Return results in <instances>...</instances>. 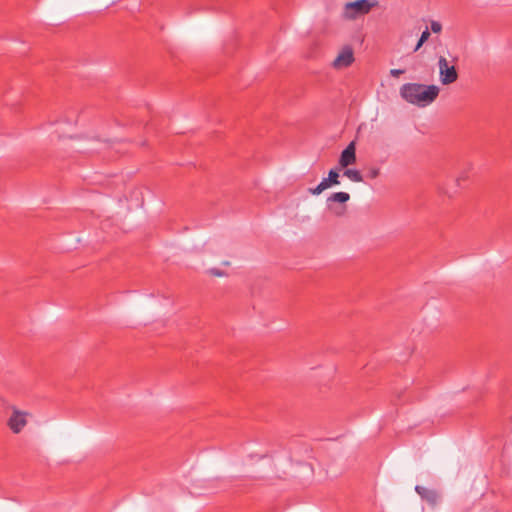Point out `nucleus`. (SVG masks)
Wrapping results in <instances>:
<instances>
[{
  "label": "nucleus",
  "instance_id": "nucleus-1",
  "mask_svg": "<svg viewBox=\"0 0 512 512\" xmlns=\"http://www.w3.org/2000/svg\"><path fill=\"white\" fill-rule=\"evenodd\" d=\"M440 89L436 85L419 83H406L400 88V96L408 103L418 107L430 105L439 95Z\"/></svg>",
  "mask_w": 512,
  "mask_h": 512
},
{
  "label": "nucleus",
  "instance_id": "nucleus-2",
  "mask_svg": "<svg viewBox=\"0 0 512 512\" xmlns=\"http://www.w3.org/2000/svg\"><path fill=\"white\" fill-rule=\"evenodd\" d=\"M375 5L376 2L372 0L348 2L343 7L342 16L347 20H355L368 14Z\"/></svg>",
  "mask_w": 512,
  "mask_h": 512
},
{
  "label": "nucleus",
  "instance_id": "nucleus-3",
  "mask_svg": "<svg viewBox=\"0 0 512 512\" xmlns=\"http://www.w3.org/2000/svg\"><path fill=\"white\" fill-rule=\"evenodd\" d=\"M439 81L443 85H450L457 81L458 72L455 66V60L448 61L444 56L438 58Z\"/></svg>",
  "mask_w": 512,
  "mask_h": 512
},
{
  "label": "nucleus",
  "instance_id": "nucleus-4",
  "mask_svg": "<svg viewBox=\"0 0 512 512\" xmlns=\"http://www.w3.org/2000/svg\"><path fill=\"white\" fill-rule=\"evenodd\" d=\"M339 168L336 167L335 169H331L328 173L327 178H323L322 181L315 187L309 189L310 193L313 195H319L326 189L330 188L334 185H339Z\"/></svg>",
  "mask_w": 512,
  "mask_h": 512
},
{
  "label": "nucleus",
  "instance_id": "nucleus-5",
  "mask_svg": "<svg viewBox=\"0 0 512 512\" xmlns=\"http://www.w3.org/2000/svg\"><path fill=\"white\" fill-rule=\"evenodd\" d=\"M354 62L353 49L350 46H344L337 57L332 62V67L341 70L349 67Z\"/></svg>",
  "mask_w": 512,
  "mask_h": 512
},
{
  "label": "nucleus",
  "instance_id": "nucleus-6",
  "mask_svg": "<svg viewBox=\"0 0 512 512\" xmlns=\"http://www.w3.org/2000/svg\"><path fill=\"white\" fill-rule=\"evenodd\" d=\"M356 162V148L355 143L350 142L348 146L341 152L340 158L338 160V168L344 169L350 165L355 164Z\"/></svg>",
  "mask_w": 512,
  "mask_h": 512
},
{
  "label": "nucleus",
  "instance_id": "nucleus-7",
  "mask_svg": "<svg viewBox=\"0 0 512 512\" xmlns=\"http://www.w3.org/2000/svg\"><path fill=\"white\" fill-rule=\"evenodd\" d=\"M26 423L25 414L15 410L9 418L8 426L14 433H19Z\"/></svg>",
  "mask_w": 512,
  "mask_h": 512
},
{
  "label": "nucleus",
  "instance_id": "nucleus-8",
  "mask_svg": "<svg viewBox=\"0 0 512 512\" xmlns=\"http://www.w3.org/2000/svg\"><path fill=\"white\" fill-rule=\"evenodd\" d=\"M415 491L422 499H425L430 504L434 505L438 501V493L435 490L427 489L423 486L416 485Z\"/></svg>",
  "mask_w": 512,
  "mask_h": 512
},
{
  "label": "nucleus",
  "instance_id": "nucleus-9",
  "mask_svg": "<svg viewBox=\"0 0 512 512\" xmlns=\"http://www.w3.org/2000/svg\"><path fill=\"white\" fill-rule=\"evenodd\" d=\"M343 176L347 177L349 180L353 182H362L363 176L357 169L344 168Z\"/></svg>",
  "mask_w": 512,
  "mask_h": 512
},
{
  "label": "nucleus",
  "instance_id": "nucleus-10",
  "mask_svg": "<svg viewBox=\"0 0 512 512\" xmlns=\"http://www.w3.org/2000/svg\"><path fill=\"white\" fill-rule=\"evenodd\" d=\"M350 195L347 192H335L328 197V202L346 203Z\"/></svg>",
  "mask_w": 512,
  "mask_h": 512
},
{
  "label": "nucleus",
  "instance_id": "nucleus-11",
  "mask_svg": "<svg viewBox=\"0 0 512 512\" xmlns=\"http://www.w3.org/2000/svg\"><path fill=\"white\" fill-rule=\"evenodd\" d=\"M207 273L214 277H224L227 276L226 271L220 269V268H211L207 270Z\"/></svg>",
  "mask_w": 512,
  "mask_h": 512
},
{
  "label": "nucleus",
  "instance_id": "nucleus-12",
  "mask_svg": "<svg viewBox=\"0 0 512 512\" xmlns=\"http://www.w3.org/2000/svg\"><path fill=\"white\" fill-rule=\"evenodd\" d=\"M430 29L433 33H440L442 30V25L438 21H431Z\"/></svg>",
  "mask_w": 512,
  "mask_h": 512
},
{
  "label": "nucleus",
  "instance_id": "nucleus-13",
  "mask_svg": "<svg viewBox=\"0 0 512 512\" xmlns=\"http://www.w3.org/2000/svg\"><path fill=\"white\" fill-rule=\"evenodd\" d=\"M379 173H380L379 168L372 167L368 170L367 177H369L370 179H374V178L378 177Z\"/></svg>",
  "mask_w": 512,
  "mask_h": 512
},
{
  "label": "nucleus",
  "instance_id": "nucleus-14",
  "mask_svg": "<svg viewBox=\"0 0 512 512\" xmlns=\"http://www.w3.org/2000/svg\"><path fill=\"white\" fill-rule=\"evenodd\" d=\"M429 36H430V31H429V29H428V28H426V29L422 32V34H421L420 38H421V40H422V41L426 42V41L428 40Z\"/></svg>",
  "mask_w": 512,
  "mask_h": 512
},
{
  "label": "nucleus",
  "instance_id": "nucleus-15",
  "mask_svg": "<svg viewBox=\"0 0 512 512\" xmlns=\"http://www.w3.org/2000/svg\"><path fill=\"white\" fill-rule=\"evenodd\" d=\"M403 73H404V70H402V69H391L390 70V74L393 77H398V76H400Z\"/></svg>",
  "mask_w": 512,
  "mask_h": 512
},
{
  "label": "nucleus",
  "instance_id": "nucleus-16",
  "mask_svg": "<svg viewBox=\"0 0 512 512\" xmlns=\"http://www.w3.org/2000/svg\"><path fill=\"white\" fill-rule=\"evenodd\" d=\"M425 42L421 40V38L418 40V43L416 44L415 48H414V51H418L421 46L424 44Z\"/></svg>",
  "mask_w": 512,
  "mask_h": 512
},
{
  "label": "nucleus",
  "instance_id": "nucleus-17",
  "mask_svg": "<svg viewBox=\"0 0 512 512\" xmlns=\"http://www.w3.org/2000/svg\"><path fill=\"white\" fill-rule=\"evenodd\" d=\"M108 228H110V221L109 220L103 222V224H102V229L103 230L106 231Z\"/></svg>",
  "mask_w": 512,
  "mask_h": 512
},
{
  "label": "nucleus",
  "instance_id": "nucleus-18",
  "mask_svg": "<svg viewBox=\"0 0 512 512\" xmlns=\"http://www.w3.org/2000/svg\"><path fill=\"white\" fill-rule=\"evenodd\" d=\"M465 178H466V176H465L464 174H463V175L458 176V177H457V179H456L457 184L459 185V184H460V181H461V180H464Z\"/></svg>",
  "mask_w": 512,
  "mask_h": 512
},
{
  "label": "nucleus",
  "instance_id": "nucleus-19",
  "mask_svg": "<svg viewBox=\"0 0 512 512\" xmlns=\"http://www.w3.org/2000/svg\"><path fill=\"white\" fill-rule=\"evenodd\" d=\"M442 193L445 194V195H448L449 197L452 196V194L449 191L445 190V189H442Z\"/></svg>",
  "mask_w": 512,
  "mask_h": 512
},
{
  "label": "nucleus",
  "instance_id": "nucleus-20",
  "mask_svg": "<svg viewBox=\"0 0 512 512\" xmlns=\"http://www.w3.org/2000/svg\"><path fill=\"white\" fill-rule=\"evenodd\" d=\"M222 264H223V266H229L230 265V263L228 261H224Z\"/></svg>",
  "mask_w": 512,
  "mask_h": 512
}]
</instances>
